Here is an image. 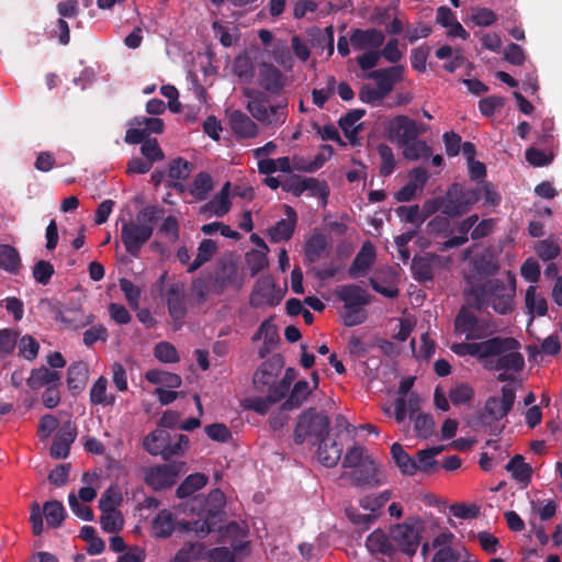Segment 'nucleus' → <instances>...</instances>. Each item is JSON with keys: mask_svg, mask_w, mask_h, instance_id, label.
<instances>
[{"mask_svg": "<svg viewBox=\"0 0 562 562\" xmlns=\"http://www.w3.org/2000/svg\"><path fill=\"white\" fill-rule=\"evenodd\" d=\"M27 385L33 390L60 385V373L46 367L34 369L27 379Z\"/></svg>", "mask_w": 562, "mask_h": 562, "instance_id": "33", "label": "nucleus"}, {"mask_svg": "<svg viewBox=\"0 0 562 562\" xmlns=\"http://www.w3.org/2000/svg\"><path fill=\"white\" fill-rule=\"evenodd\" d=\"M155 357L166 363L177 362L179 356L173 345L167 341L158 342L154 349Z\"/></svg>", "mask_w": 562, "mask_h": 562, "instance_id": "64", "label": "nucleus"}, {"mask_svg": "<svg viewBox=\"0 0 562 562\" xmlns=\"http://www.w3.org/2000/svg\"><path fill=\"white\" fill-rule=\"evenodd\" d=\"M214 183L207 172H200L195 176L190 193L198 200H205L213 190Z\"/></svg>", "mask_w": 562, "mask_h": 562, "instance_id": "49", "label": "nucleus"}, {"mask_svg": "<svg viewBox=\"0 0 562 562\" xmlns=\"http://www.w3.org/2000/svg\"><path fill=\"white\" fill-rule=\"evenodd\" d=\"M292 379L291 370H288L279 384L273 386L266 396H252L247 398L245 404L246 408L252 409L260 415L267 414L272 405L284 397L285 393L290 389Z\"/></svg>", "mask_w": 562, "mask_h": 562, "instance_id": "13", "label": "nucleus"}, {"mask_svg": "<svg viewBox=\"0 0 562 562\" xmlns=\"http://www.w3.org/2000/svg\"><path fill=\"white\" fill-rule=\"evenodd\" d=\"M506 470L512 473V476L521 483H528L531 477V468L525 463L524 457L516 454L507 464Z\"/></svg>", "mask_w": 562, "mask_h": 562, "instance_id": "47", "label": "nucleus"}, {"mask_svg": "<svg viewBox=\"0 0 562 562\" xmlns=\"http://www.w3.org/2000/svg\"><path fill=\"white\" fill-rule=\"evenodd\" d=\"M16 346L19 349V355L29 361L34 360L40 350L38 342L30 335H24L16 342Z\"/></svg>", "mask_w": 562, "mask_h": 562, "instance_id": "59", "label": "nucleus"}, {"mask_svg": "<svg viewBox=\"0 0 562 562\" xmlns=\"http://www.w3.org/2000/svg\"><path fill=\"white\" fill-rule=\"evenodd\" d=\"M374 259L375 248L373 244L371 241L363 243L349 268V276L353 279L364 276L373 265Z\"/></svg>", "mask_w": 562, "mask_h": 562, "instance_id": "25", "label": "nucleus"}, {"mask_svg": "<svg viewBox=\"0 0 562 562\" xmlns=\"http://www.w3.org/2000/svg\"><path fill=\"white\" fill-rule=\"evenodd\" d=\"M203 560H206V548L200 542L183 546L175 557V562H201Z\"/></svg>", "mask_w": 562, "mask_h": 562, "instance_id": "43", "label": "nucleus"}, {"mask_svg": "<svg viewBox=\"0 0 562 562\" xmlns=\"http://www.w3.org/2000/svg\"><path fill=\"white\" fill-rule=\"evenodd\" d=\"M342 445L335 439L325 438L322 439L317 449L318 461L327 467L333 468L337 465L341 458Z\"/></svg>", "mask_w": 562, "mask_h": 562, "instance_id": "30", "label": "nucleus"}, {"mask_svg": "<svg viewBox=\"0 0 562 562\" xmlns=\"http://www.w3.org/2000/svg\"><path fill=\"white\" fill-rule=\"evenodd\" d=\"M282 363L279 358H271L265 361L254 374V385L258 391L270 392L273 386H277V378L281 372Z\"/></svg>", "mask_w": 562, "mask_h": 562, "instance_id": "16", "label": "nucleus"}, {"mask_svg": "<svg viewBox=\"0 0 562 562\" xmlns=\"http://www.w3.org/2000/svg\"><path fill=\"white\" fill-rule=\"evenodd\" d=\"M43 513L47 525L52 528L59 527L66 517V509L58 501L46 502L43 506Z\"/></svg>", "mask_w": 562, "mask_h": 562, "instance_id": "46", "label": "nucleus"}, {"mask_svg": "<svg viewBox=\"0 0 562 562\" xmlns=\"http://www.w3.org/2000/svg\"><path fill=\"white\" fill-rule=\"evenodd\" d=\"M217 250V245L212 239H203L199 247L194 260L189 265L188 272L192 273L210 261Z\"/></svg>", "mask_w": 562, "mask_h": 562, "instance_id": "44", "label": "nucleus"}, {"mask_svg": "<svg viewBox=\"0 0 562 562\" xmlns=\"http://www.w3.org/2000/svg\"><path fill=\"white\" fill-rule=\"evenodd\" d=\"M391 454L403 474L414 475L418 471L417 462L408 456L400 443L392 445Z\"/></svg>", "mask_w": 562, "mask_h": 562, "instance_id": "40", "label": "nucleus"}, {"mask_svg": "<svg viewBox=\"0 0 562 562\" xmlns=\"http://www.w3.org/2000/svg\"><path fill=\"white\" fill-rule=\"evenodd\" d=\"M169 314L173 321L180 322L186 316L184 295L178 285H172L167 292Z\"/></svg>", "mask_w": 562, "mask_h": 562, "instance_id": "36", "label": "nucleus"}, {"mask_svg": "<svg viewBox=\"0 0 562 562\" xmlns=\"http://www.w3.org/2000/svg\"><path fill=\"white\" fill-rule=\"evenodd\" d=\"M403 155L408 160H418L420 158H428L431 156V148L422 140H412L404 145Z\"/></svg>", "mask_w": 562, "mask_h": 562, "instance_id": "53", "label": "nucleus"}, {"mask_svg": "<svg viewBox=\"0 0 562 562\" xmlns=\"http://www.w3.org/2000/svg\"><path fill=\"white\" fill-rule=\"evenodd\" d=\"M473 395V389L467 383H460L452 387L449 392V398L453 405L468 403L472 400Z\"/></svg>", "mask_w": 562, "mask_h": 562, "instance_id": "63", "label": "nucleus"}, {"mask_svg": "<svg viewBox=\"0 0 562 562\" xmlns=\"http://www.w3.org/2000/svg\"><path fill=\"white\" fill-rule=\"evenodd\" d=\"M229 125L235 135L240 138H252L259 133L257 124L241 111L229 114Z\"/></svg>", "mask_w": 562, "mask_h": 562, "instance_id": "28", "label": "nucleus"}, {"mask_svg": "<svg viewBox=\"0 0 562 562\" xmlns=\"http://www.w3.org/2000/svg\"><path fill=\"white\" fill-rule=\"evenodd\" d=\"M515 402V392L510 387L504 386L502 389L501 397H490L484 406V412L482 414V422L485 425L491 426V431L495 435L502 431V428L497 425L492 426V424L504 418L509 411L512 409Z\"/></svg>", "mask_w": 562, "mask_h": 562, "instance_id": "11", "label": "nucleus"}, {"mask_svg": "<svg viewBox=\"0 0 562 562\" xmlns=\"http://www.w3.org/2000/svg\"><path fill=\"white\" fill-rule=\"evenodd\" d=\"M366 111L362 109H353L349 111L346 115L340 117L339 126L344 131L345 135L348 138L357 135L361 124L358 122L364 116Z\"/></svg>", "mask_w": 562, "mask_h": 562, "instance_id": "45", "label": "nucleus"}, {"mask_svg": "<svg viewBox=\"0 0 562 562\" xmlns=\"http://www.w3.org/2000/svg\"><path fill=\"white\" fill-rule=\"evenodd\" d=\"M176 518L168 509L160 510L151 520L153 533L157 538H168L176 528Z\"/></svg>", "mask_w": 562, "mask_h": 562, "instance_id": "34", "label": "nucleus"}, {"mask_svg": "<svg viewBox=\"0 0 562 562\" xmlns=\"http://www.w3.org/2000/svg\"><path fill=\"white\" fill-rule=\"evenodd\" d=\"M244 285V278L233 263L223 265L215 273L213 288L216 293L227 289L239 290Z\"/></svg>", "mask_w": 562, "mask_h": 562, "instance_id": "21", "label": "nucleus"}, {"mask_svg": "<svg viewBox=\"0 0 562 562\" xmlns=\"http://www.w3.org/2000/svg\"><path fill=\"white\" fill-rule=\"evenodd\" d=\"M88 366L83 361H77L69 366L67 371V384L70 390L80 391L88 380Z\"/></svg>", "mask_w": 562, "mask_h": 562, "instance_id": "41", "label": "nucleus"}, {"mask_svg": "<svg viewBox=\"0 0 562 562\" xmlns=\"http://www.w3.org/2000/svg\"><path fill=\"white\" fill-rule=\"evenodd\" d=\"M525 307L530 321L533 317L544 316L548 311V302L546 297L538 291L536 285H530L525 293Z\"/></svg>", "mask_w": 562, "mask_h": 562, "instance_id": "32", "label": "nucleus"}, {"mask_svg": "<svg viewBox=\"0 0 562 562\" xmlns=\"http://www.w3.org/2000/svg\"><path fill=\"white\" fill-rule=\"evenodd\" d=\"M499 346V341L486 339L481 342H460L451 346V350L458 356H474L479 358L492 357L496 348Z\"/></svg>", "mask_w": 562, "mask_h": 562, "instance_id": "22", "label": "nucleus"}, {"mask_svg": "<svg viewBox=\"0 0 562 562\" xmlns=\"http://www.w3.org/2000/svg\"><path fill=\"white\" fill-rule=\"evenodd\" d=\"M392 497V492L385 490L381 493L370 494L360 499V507L368 510L370 514H378L380 509L389 502Z\"/></svg>", "mask_w": 562, "mask_h": 562, "instance_id": "51", "label": "nucleus"}, {"mask_svg": "<svg viewBox=\"0 0 562 562\" xmlns=\"http://www.w3.org/2000/svg\"><path fill=\"white\" fill-rule=\"evenodd\" d=\"M391 531L378 528L366 539V548L371 555L393 557L396 553L395 546L392 543Z\"/></svg>", "mask_w": 562, "mask_h": 562, "instance_id": "19", "label": "nucleus"}, {"mask_svg": "<svg viewBox=\"0 0 562 562\" xmlns=\"http://www.w3.org/2000/svg\"><path fill=\"white\" fill-rule=\"evenodd\" d=\"M328 430V417L311 408L301 414L294 431V440L299 445L306 440L313 442L322 441V439H325Z\"/></svg>", "mask_w": 562, "mask_h": 562, "instance_id": "8", "label": "nucleus"}, {"mask_svg": "<svg viewBox=\"0 0 562 562\" xmlns=\"http://www.w3.org/2000/svg\"><path fill=\"white\" fill-rule=\"evenodd\" d=\"M231 207V183L226 182L220 192L201 207L200 213L223 217L229 212Z\"/></svg>", "mask_w": 562, "mask_h": 562, "instance_id": "23", "label": "nucleus"}, {"mask_svg": "<svg viewBox=\"0 0 562 562\" xmlns=\"http://www.w3.org/2000/svg\"><path fill=\"white\" fill-rule=\"evenodd\" d=\"M188 505L192 513H196L199 519L180 522L181 530L193 531L198 536L204 537L213 530L216 519L225 506V495L222 491L214 490L205 498L194 497L190 499Z\"/></svg>", "mask_w": 562, "mask_h": 562, "instance_id": "3", "label": "nucleus"}, {"mask_svg": "<svg viewBox=\"0 0 562 562\" xmlns=\"http://www.w3.org/2000/svg\"><path fill=\"white\" fill-rule=\"evenodd\" d=\"M305 189L310 192V195L318 198L323 205L327 203L329 188L325 181L316 178H305Z\"/></svg>", "mask_w": 562, "mask_h": 562, "instance_id": "58", "label": "nucleus"}, {"mask_svg": "<svg viewBox=\"0 0 562 562\" xmlns=\"http://www.w3.org/2000/svg\"><path fill=\"white\" fill-rule=\"evenodd\" d=\"M386 131L390 139L396 142L400 146H404L424 134L427 126L416 123L406 115H397L389 122Z\"/></svg>", "mask_w": 562, "mask_h": 562, "instance_id": "12", "label": "nucleus"}, {"mask_svg": "<svg viewBox=\"0 0 562 562\" xmlns=\"http://www.w3.org/2000/svg\"><path fill=\"white\" fill-rule=\"evenodd\" d=\"M284 209L286 217L277 222V224L269 229V236L273 243L289 240L294 233L297 221L296 212L289 205H285Z\"/></svg>", "mask_w": 562, "mask_h": 562, "instance_id": "26", "label": "nucleus"}, {"mask_svg": "<svg viewBox=\"0 0 562 562\" xmlns=\"http://www.w3.org/2000/svg\"><path fill=\"white\" fill-rule=\"evenodd\" d=\"M207 483V477L204 474L195 473L189 475L177 488V496L186 498L192 495L195 491L201 490Z\"/></svg>", "mask_w": 562, "mask_h": 562, "instance_id": "50", "label": "nucleus"}, {"mask_svg": "<svg viewBox=\"0 0 562 562\" xmlns=\"http://www.w3.org/2000/svg\"><path fill=\"white\" fill-rule=\"evenodd\" d=\"M258 85L267 92L277 94L284 88V77L271 63L263 61L259 65Z\"/></svg>", "mask_w": 562, "mask_h": 562, "instance_id": "20", "label": "nucleus"}, {"mask_svg": "<svg viewBox=\"0 0 562 562\" xmlns=\"http://www.w3.org/2000/svg\"><path fill=\"white\" fill-rule=\"evenodd\" d=\"M345 476L357 487L374 488L386 483L384 467L366 448L355 445L342 459Z\"/></svg>", "mask_w": 562, "mask_h": 562, "instance_id": "2", "label": "nucleus"}, {"mask_svg": "<svg viewBox=\"0 0 562 562\" xmlns=\"http://www.w3.org/2000/svg\"><path fill=\"white\" fill-rule=\"evenodd\" d=\"M414 430L419 438H429L435 432V420L429 414L413 415Z\"/></svg>", "mask_w": 562, "mask_h": 562, "instance_id": "54", "label": "nucleus"}, {"mask_svg": "<svg viewBox=\"0 0 562 562\" xmlns=\"http://www.w3.org/2000/svg\"><path fill=\"white\" fill-rule=\"evenodd\" d=\"M233 71L240 82L251 83L256 75L251 57L246 53L236 56L233 63Z\"/></svg>", "mask_w": 562, "mask_h": 562, "instance_id": "38", "label": "nucleus"}, {"mask_svg": "<svg viewBox=\"0 0 562 562\" xmlns=\"http://www.w3.org/2000/svg\"><path fill=\"white\" fill-rule=\"evenodd\" d=\"M337 295L344 302V307L366 306L370 302L368 292L355 284L340 286Z\"/></svg>", "mask_w": 562, "mask_h": 562, "instance_id": "31", "label": "nucleus"}, {"mask_svg": "<svg viewBox=\"0 0 562 562\" xmlns=\"http://www.w3.org/2000/svg\"><path fill=\"white\" fill-rule=\"evenodd\" d=\"M212 27L215 36L218 37L223 46L229 47L238 41L239 32L236 26L228 27L216 21L213 23Z\"/></svg>", "mask_w": 562, "mask_h": 562, "instance_id": "55", "label": "nucleus"}, {"mask_svg": "<svg viewBox=\"0 0 562 562\" xmlns=\"http://www.w3.org/2000/svg\"><path fill=\"white\" fill-rule=\"evenodd\" d=\"M122 502V495L117 487L111 486L104 491L99 499L101 512L116 510L115 507Z\"/></svg>", "mask_w": 562, "mask_h": 562, "instance_id": "61", "label": "nucleus"}, {"mask_svg": "<svg viewBox=\"0 0 562 562\" xmlns=\"http://www.w3.org/2000/svg\"><path fill=\"white\" fill-rule=\"evenodd\" d=\"M160 210L156 206H146L136 217L122 226L121 239L125 250L133 257H138L142 247L149 240L154 232V224L159 218Z\"/></svg>", "mask_w": 562, "mask_h": 562, "instance_id": "4", "label": "nucleus"}, {"mask_svg": "<svg viewBox=\"0 0 562 562\" xmlns=\"http://www.w3.org/2000/svg\"><path fill=\"white\" fill-rule=\"evenodd\" d=\"M492 340L499 341V346L492 353V357H497L493 366L495 370L518 372L524 368V357L519 352L520 346L516 339L494 337Z\"/></svg>", "mask_w": 562, "mask_h": 562, "instance_id": "10", "label": "nucleus"}, {"mask_svg": "<svg viewBox=\"0 0 562 562\" xmlns=\"http://www.w3.org/2000/svg\"><path fill=\"white\" fill-rule=\"evenodd\" d=\"M393 413L396 423L402 424L407 415L413 418V415L420 408V398L416 393H411L408 396H397L393 404Z\"/></svg>", "mask_w": 562, "mask_h": 562, "instance_id": "29", "label": "nucleus"}, {"mask_svg": "<svg viewBox=\"0 0 562 562\" xmlns=\"http://www.w3.org/2000/svg\"><path fill=\"white\" fill-rule=\"evenodd\" d=\"M77 437L76 428L70 424H65L56 435L50 447V456L55 459H65L69 454L70 445Z\"/></svg>", "mask_w": 562, "mask_h": 562, "instance_id": "24", "label": "nucleus"}, {"mask_svg": "<svg viewBox=\"0 0 562 562\" xmlns=\"http://www.w3.org/2000/svg\"><path fill=\"white\" fill-rule=\"evenodd\" d=\"M312 393V387L307 381H297L290 392V395L282 404V411H290L299 408L308 398Z\"/></svg>", "mask_w": 562, "mask_h": 562, "instance_id": "35", "label": "nucleus"}, {"mask_svg": "<svg viewBox=\"0 0 562 562\" xmlns=\"http://www.w3.org/2000/svg\"><path fill=\"white\" fill-rule=\"evenodd\" d=\"M180 473V465L162 464L153 467L145 472V482L154 490H162L172 486Z\"/></svg>", "mask_w": 562, "mask_h": 562, "instance_id": "15", "label": "nucleus"}, {"mask_svg": "<svg viewBox=\"0 0 562 562\" xmlns=\"http://www.w3.org/2000/svg\"><path fill=\"white\" fill-rule=\"evenodd\" d=\"M437 256L427 254L425 256L415 257L412 262V270L415 279L419 281H428L432 279V267Z\"/></svg>", "mask_w": 562, "mask_h": 562, "instance_id": "39", "label": "nucleus"}, {"mask_svg": "<svg viewBox=\"0 0 562 562\" xmlns=\"http://www.w3.org/2000/svg\"><path fill=\"white\" fill-rule=\"evenodd\" d=\"M404 67L401 65L371 70L367 78L376 82V88L385 98L393 91L395 85L403 80Z\"/></svg>", "mask_w": 562, "mask_h": 562, "instance_id": "17", "label": "nucleus"}, {"mask_svg": "<svg viewBox=\"0 0 562 562\" xmlns=\"http://www.w3.org/2000/svg\"><path fill=\"white\" fill-rule=\"evenodd\" d=\"M378 153L381 158L380 173L387 177L394 171L396 165L393 150L389 145L381 144L378 147Z\"/></svg>", "mask_w": 562, "mask_h": 562, "instance_id": "56", "label": "nucleus"}, {"mask_svg": "<svg viewBox=\"0 0 562 562\" xmlns=\"http://www.w3.org/2000/svg\"><path fill=\"white\" fill-rule=\"evenodd\" d=\"M244 94L249 99L247 110L258 122L272 127L281 126L285 122L286 103L269 105L263 93L255 89H245Z\"/></svg>", "mask_w": 562, "mask_h": 562, "instance_id": "5", "label": "nucleus"}, {"mask_svg": "<svg viewBox=\"0 0 562 562\" xmlns=\"http://www.w3.org/2000/svg\"><path fill=\"white\" fill-rule=\"evenodd\" d=\"M313 46L327 49V55L334 54V27L326 26L324 30L315 29L311 33Z\"/></svg>", "mask_w": 562, "mask_h": 562, "instance_id": "52", "label": "nucleus"}, {"mask_svg": "<svg viewBox=\"0 0 562 562\" xmlns=\"http://www.w3.org/2000/svg\"><path fill=\"white\" fill-rule=\"evenodd\" d=\"M395 213L401 218V221L411 223L416 225L417 227L420 226L425 221L420 211V207L415 205H408V206H398L395 210Z\"/></svg>", "mask_w": 562, "mask_h": 562, "instance_id": "57", "label": "nucleus"}, {"mask_svg": "<svg viewBox=\"0 0 562 562\" xmlns=\"http://www.w3.org/2000/svg\"><path fill=\"white\" fill-rule=\"evenodd\" d=\"M385 41V35L381 30L355 29L350 34V44L356 50L379 49Z\"/></svg>", "mask_w": 562, "mask_h": 562, "instance_id": "18", "label": "nucleus"}, {"mask_svg": "<svg viewBox=\"0 0 562 562\" xmlns=\"http://www.w3.org/2000/svg\"><path fill=\"white\" fill-rule=\"evenodd\" d=\"M90 402L92 405L112 406L115 403V395L108 392V380L100 376L90 389Z\"/></svg>", "mask_w": 562, "mask_h": 562, "instance_id": "37", "label": "nucleus"}, {"mask_svg": "<svg viewBox=\"0 0 562 562\" xmlns=\"http://www.w3.org/2000/svg\"><path fill=\"white\" fill-rule=\"evenodd\" d=\"M169 441V434L162 429H156L147 435L144 439V448L153 456H164L165 449Z\"/></svg>", "mask_w": 562, "mask_h": 562, "instance_id": "42", "label": "nucleus"}, {"mask_svg": "<svg viewBox=\"0 0 562 562\" xmlns=\"http://www.w3.org/2000/svg\"><path fill=\"white\" fill-rule=\"evenodd\" d=\"M282 294L276 289L272 277L263 276L259 278L250 296V304L254 307L265 305H277L281 301Z\"/></svg>", "mask_w": 562, "mask_h": 562, "instance_id": "14", "label": "nucleus"}, {"mask_svg": "<svg viewBox=\"0 0 562 562\" xmlns=\"http://www.w3.org/2000/svg\"><path fill=\"white\" fill-rule=\"evenodd\" d=\"M467 293L479 310L492 307L495 313L507 315L515 310L516 280L508 272L507 282L488 279L480 284H470Z\"/></svg>", "mask_w": 562, "mask_h": 562, "instance_id": "1", "label": "nucleus"}, {"mask_svg": "<svg viewBox=\"0 0 562 562\" xmlns=\"http://www.w3.org/2000/svg\"><path fill=\"white\" fill-rule=\"evenodd\" d=\"M480 196L477 189H464L459 183L451 184L445 196V215L458 217L468 213Z\"/></svg>", "mask_w": 562, "mask_h": 562, "instance_id": "9", "label": "nucleus"}, {"mask_svg": "<svg viewBox=\"0 0 562 562\" xmlns=\"http://www.w3.org/2000/svg\"><path fill=\"white\" fill-rule=\"evenodd\" d=\"M495 331L493 322L487 317H479L468 307H462L454 321V333L468 340H479Z\"/></svg>", "mask_w": 562, "mask_h": 562, "instance_id": "7", "label": "nucleus"}, {"mask_svg": "<svg viewBox=\"0 0 562 562\" xmlns=\"http://www.w3.org/2000/svg\"><path fill=\"white\" fill-rule=\"evenodd\" d=\"M192 171V165L182 159H175L169 167L168 177L173 181L186 180Z\"/></svg>", "mask_w": 562, "mask_h": 562, "instance_id": "62", "label": "nucleus"}, {"mask_svg": "<svg viewBox=\"0 0 562 562\" xmlns=\"http://www.w3.org/2000/svg\"><path fill=\"white\" fill-rule=\"evenodd\" d=\"M21 267L20 255L10 245H0V268L16 273Z\"/></svg>", "mask_w": 562, "mask_h": 562, "instance_id": "48", "label": "nucleus"}, {"mask_svg": "<svg viewBox=\"0 0 562 562\" xmlns=\"http://www.w3.org/2000/svg\"><path fill=\"white\" fill-rule=\"evenodd\" d=\"M424 529V521L417 517L391 526L392 543L395 546L396 552H402L408 557L414 555L420 546Z\"/></svg>", "mask_w": 562, "mask_h": 562, "instance_id": "6", "label": "nucleus"}, {"mask_svg": "<svg viewBox=\"0 0 562 562\" xmlns=\"http://www.w3.org/2000/svg\"><path fill=\"white\" fill-rule=\"evenodd\" d=\"M100 524L104 531L117 532L123 527V518L117 510L102 512Z\"/></svg>", "mask_w": 562, "mask_h": 562, "instance_id": "60", "label": "nucleus"}, {"mask_svg": "<svg viewBox=\"0 0 562 562\" xmlns=\"http://www.w3.org/2000/svg\"><path fill=\"white\" fill-rule=\"evenodd\" d=\"M330 246V237L321 233L314 232L305 243V257L310 262H315L328 254Z\"/></svg>", "mask_w": 562, "mask_h": 562, "instance_id": "27", "label": "nucleus"}]
</instances>
